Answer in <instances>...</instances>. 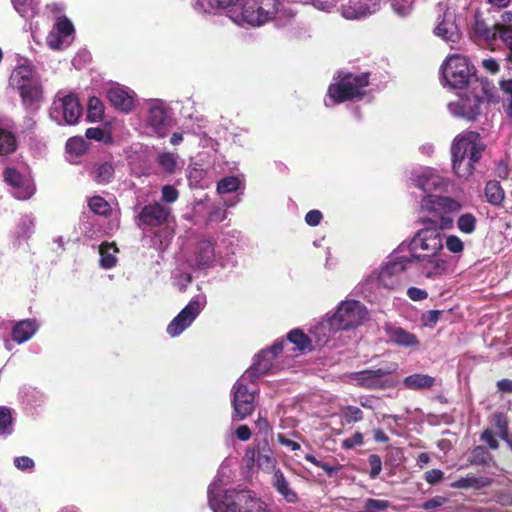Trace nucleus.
Returning <instances> with one entry per match:
<instances>
[{
  "instance_id": "f257e3e1",
  "label": "nucleus",
  "mask_w": 512,
  "mask_h": 512,
  "mask_svg": "<svg viewBox=\"0 0 512 512\" xmlns=\"http://www.w3.org/2000/svg\"><path fill=\"white\" fill-rule=\"evenodd\" d=\"M217 9L239 6L241 24L261 27L273 21L281 6L280 0H210Z\"/></svg>"
},
{
  "instance_id": "f03ea898",
  "label": "nucleus",
  "mask_w": 512,
  "mask_h": 512,
  "mask_svg": "<svg viewBox=\"0 0 512 512\" xmlns=\"http://www.w3.org/2000/svg\"><path fill=\"white\" fill-rule=\"evenodd\" d=\"M369 78L368 72H340L336 82L329 85L327 94L335 104L362 100L366 95L365 88L369 85Z\"/></svg>"
},
{
  "instance_id": "7ed1b4c3",
  "label": "nucleus",
  "mask_w": 512,
  "mask_h": 512,
  "mask_svg": "<svg viewBox=\"0 0 512 512\" xmlns=\"http://www.w3.org/2000/svg\"><path fill=\"white\" fill-rule=\"evenodd\" d=\"M421 207L423 210L433 213L436 218L424 222L437 225L439 229H449L453 226V220L449 214L458 212L462 205L451 197L440 194H426L421 200Z\"/></svg>"
},
{
  "instance_id": "20e7f679",
  "label": "nucleus",
  "mask_w": 512,
  "mask_h": 512,
  "mask_svg": "<svg viewBox=\"0 0 512 512\" xmlns=\"http://www.w3.org/2000/svg\"><path fill=\"white\" fill-rule=\"evenodd\" d=\"M441 69L443 78L455 89L465 88L475 76V68L470 65L468 58L458 54L448 57Z\"/></svg>"
},
{
  "instance_id": "39448f33",
  "label": "nucleus",
  "mask_w": 512,
  "mask_h": 512,
  "mask_svg": "<svg viewBox=\"0 0 512 512\" xmlns=\"http://www.w3.org/2000/svg\"><path fill=\"white\" fill-rule=\"evenodd\" d=\"M397 367L398 365L396 363H392L387 368L356 371L350 373L349 378L354 381L357 386L367 390L393 388L395 385L394 382L384 377L395 372Z\"/></svg>"
},
{
  "instance_id": "423d86ee",
  "label": "nucleus",
  "mask_w": 512,
  "mask_h": 512,
  "mask_svg": "<svg viewBox=\"0 0 512 512\" xmlns=\"http://www.w3.org/2000/svg\"><path fill=\"white\" fill-rule=\"evenodd\" d=\"M243 461L248 470L257 466L265 472L275 471L277 460L268 439H261L245 451Z\"/></svg>"
},
{
  "instance_id": "0eeeda50",
  "label": "nucleus",
  "mask_w": 512,
  "mask_h": 512,
  "mask_svg": "<svg viewBox=\"0 0 512 512\" xmlns=\"http://www.w3.org/2000/svg\"><path fill=\"white\" fill-rule=\"evenodd\" d=\"M248 489H227L220 498L209 495V505L214 512H242L250 499Z\"/></svg>"
},
{
  "instance_id": "6e6552de",
  "label": "nucleus",
  "mask_w": 512,
  "mask_h": 512,
  "mask_svg": "<svg viewBox=\"0 0 512 512\" xmlns=\"http://www.w3.org/2000/svg\"><path fill=\"white\" fill-rule=\"evenodd\" d=\"M485 147L478 132L464 131L454 138L451 154L452 157L463 158L472 156V159H481Z\"/></svg>"
},
{
  "instance_id": "1a4fd4ad",
  "label": "nucleus",
  "mask_w": 512,
  "mask_h": 512,
  "mask_svg": "<svg viewBox=\"0 0 512 512\" xmlns=\"http://www.w3.org/2000/svg\"><path fill=\"white\" fill-rule=\"evenodd\" d=\"M206 305L204 296L197 297L189 301V303L173 318L167 326V333L171 337L180 335L187 329L197 318Z\"/></svg>"
},
{
  "instance_id": "9d476101",
  "label": "nucleus",
  "mask_w": 512,
  "mask_h": 512,
  "mask_svg": "<svg viewBox=\"0 0 512 512\" xmlns=\"http://www.w3.org/2000/svg\"><path fill=\"white\" fill-rule=\"evenodd\" d=\"M367 315L363 304L357 300L345 301L339 305L333 317V324L340 329H350L360 325Z\"/></svg>"
},
{
  "instance_id": "9b49d317",
  "label": "nucleus",
  "mask_w": 512,
  "mask_h": 512,
  "mask_svg": "<svg viewBox=\"0 0 512 512\" xmlns=\"http://www.w3.org/2000/svg\"><path fill=\"white\" fill-rule=\"evenodd\" d=\"M233 420H244L255 408V392L250 391L241 381H236L232 387Z\"/></svg>"
},
{
  "instance_id": "f8f14e48",
  "label": "nucleus",
  "mask_w": 512,
  "mask_h": 512,
  "mask_svg": "<svg viewBox=\"0 0 512 512\" xmlns=\"http://www.w3.org/2000/svg\"><path fill=\"white\" fill-rule=\"evenodd\" d=\"M53 109L62 114L67 125L77 124L83 114V106L75 93L61 96L59 92L53 102Z\"/></svg>"
},
{
  "instance_id": "ddd939ff",
  "label": "nucleus",
  "mask_w": 512,
  "mask_h": 512,
  "mask_svg": "<svg viewBox=\"0 0 512 512\" xmlns=\"http://www.w3.org/2000/svg\"><path fill=\"white\" fill-rule=\"evenodd\" d=\"M414 187L422 190L423 192H447L452 187L451 181L439 174L432 168L422 170L413 178Z\"/></svg>"
},
{
  "instance_id": "4468645a",
  "label": "nucleus",
  "mask_w": 512,
  "mask_h": 512,
  "mask_svg": "<svg viewBox=\"0 0 512 512\" xmlns=\"http://www.w3.org/2000/svg\"><path fill=\"white\" fill-rule=\"evenodd\" d=\"M411 261L412 258L399 257L388 262L380 270L378 276L380 285L390 290L398 288L401 283V275L406 270L407 264Z\"/></svg>"
},
{
  "instance_id": "2eb2a0df",
  "label": "nucleus",
  "mask_w": 512,
  "mask_h": 512,
  "mask_svg": "<svg viewBox=\"0 0 512 512\" xmlns=\"http://www.w3.org/2000/svg\"><path fill=\"white\" fill-rule=\"evenodd\" d=\"M412 249H422L427 255L435 256L442 249V239L436 228H425L418 231L411 241Z\"/></svg>"
},
{
  "instance_id": "dca6fc26",
  "label": "nucleus",
  "mask_w": 512,
  "mask_h": 512,
  "mask_svg": "<svg viewBox=\"0 0 512 512\" xmlns=\"http://www.w3.org/2000/svg\"><path fill=\"white\" fill-rule=\"evenodd\" d=\"M437 7L439 10L438 18L442 19L435 28V34L445 41L457 42L460 39V33L454 15L449 12L447 5L443 3H439Z\"/></svg>"
},
{
  "instance_id": "f3484780",
  "label": "nucleus",
  "mask_w": 512,
  "mask_h": 512,
  "mask_svg": "<svg viewBox=\"0 0 512 512\" xmlns=\"http://www.w3.org/2000/svg\"><path fill=\"white\" fill-rule=\"evenodd\" d=\"M170 210L162 204L155 202L145 205L137 215L139 225L159 227L166 223Z\"/></svg>"
},
{
  "instance_id": "a211bd4d",
  "label": "nucleus",
  "mask_w": 512,
  "mask_h": 512,
  "mask_svg": "<svg viewBox=\"0 0 512 512\" xmlns=\"http://www.w3.org/2000/svg\"><path fill=\"white\" fill-rule=\"evenodd\" d=\"M482 101L478 96L462 97L456 102L449 104L450 112L467 121H475L480 114V105Z\"/></svg>"
},
{
  "instance_id": "6ab92c4d",
  "label": "nucleus",
  "mask_w": 512,
  "mask_h": 512,
  "mask_svg": "<svg viewBox=\"0 0 512 512\" xmlns=\"http://www.w3.org/2000/svg\"><path fill=\"white\" fill-rule=\"evenodd\" d=\"M18 92L23 107L30 111L35 112L39 109L41 102L44 99V91L41 81L23 86L16 89Z\"/></svg>"
},
{
  "instance_id": "aec40b11",
  "label": "nucleus",
  "mask_w": 512,
  "mask_h": 512,
  "mask_svg": "<svg viewBox=\"0 0 512 512\" xmlns=\"http://www.w3.org/2000/svg\"><path fill=\"white\" fill-rule=\"evenodd\" d=\"M379 10V2L366 3L365 0H349L348 5L343 6L342 16L347 20H359L366 18Z\"/></svg>"
},
{
  "instance_id": "412c9836",
  "label": "nucleus",
  "mask_w": 512,
  "mask_h": 512,
  "mask_svg": "<svg viewBox=\"0 0 512 512\" xmlns=\"http://www.w3.org/2000/svg\"><path fill=\"white\" fill-rule=\"evenodd\" d=\"M384 331L389 340L397 346L406 348H416L419 346L417 336L402 327L394 326L390 323L385 324Z\"/></svg>"
},
{
  "instance_id": "4be33fe9",
  "label": "nucleus",
  "mask_w": 512,
  "mask_h": 512,
  "mask_svg": "<svg viewBox=\"0 0 512 512\" xmlns=\"http://www.w3.org/2000/svg\"><path fill=\"white\" fill-rule=\"evenodd\" d=\"M504 28H512V26L502 23H496L493 26H489L483 19H476L473 27L475 35L485 41L488 45H493L496 42L497 37L501 39Z\"/></svg>"
},
{
  "instance_id": "5701e85b",
  "label": "nucleus",
  "mask_w": 512,
  "mask_h": 512,
  "mask_svg": "<svg viewBox=\"0 0 512 512\" xmlns=\"http://www.w3.org/2000/svg\"><path fill=\"white\" fill-rule=\"evenodd\" d=\"M39 80L32 65L20 64L13 69L9 78V84L16 90Z\"/></svg>"
},
{
  "instance_id": "b1692460",
  "label": "nucleus",
  "mask_w": 512,
  "mask_h": 512,
  "mask_svg": "<svg viewBox=\"0 0 512 512\" xmlns=\"http://www.w3.org/2000/svg\"><path fill=\"white\" fill-rule=\"evenodd\" d=\"M110 104L117 110L129 113L134 107V97L122 87H112L107 92Z\"/></svg>"
},
{
  "instance_id": "393cba45",
  "label": "nucleus",
  "mask_w": 512,
  "mask_h": 512,
  "mask_svg": "<svg viewBox=\"0 0 512 512\" xmlns=\"http://www.w3.org/2000/svg\"><path fill=\"white\" fill-rule=\"evenodd\" d=\"M4 181L13 189L21 190L22 192H33L35 185L29 175L20 173L16 168L8 167L3 172Z\"/></svg>"
},
{
  "instance_id": "a878e982",
  "label": "nucleus",
  "mask_w": 512,
  "mask_h": 512,
  "mask_svg": "<svg viewBox=\"0 0 512 512\" xmlns=\"http://www.w3.org/2000/svg\"><path fill=\"white\" fill-rule=\"evenodd\" d=\"M196 265L199 268L209 267L215 258L214 245L209 239H200L194 249Z\"/></svg>"
},
{
  "instance_id": "bb28decb",
  "label": "nucleus",
  "mask_w": 512,
  "mask_h": 512,
  "mask_svg": "<svg viewBox=\"0 0 512 512\" xmlns=\"http://www.w3.org/2000/svg\"><path fill=\"white\" fill-rule=\"evenodd\" d=\"M272 485L288 503L298 501L297 493L290 487L288 480L280 469L274 471Z\"/></svg>"
},
{
  "instance_id": "cd10ccee",
  "label": "nucleus",
  "mask_w": 512,
  "mask_h": 512,
  "mask_svg": "<svg viewBox=\"0 0 512 512\" xmlns=\"http://www.w3.org/2000/svg\"><path fill=\"white\" fill-rule=\"evenodd\" d=\"M37 331V324L35 320H22L19 321L12 329V339L21 344L29 340Z\"/></svg>"
},
{
  "instance_id": "c85d7f7f",
  "label": "nucleus",
  "mask_w": 512,
  "mask_h": 512,
  "mask_svg": "<svg viewBox=\"0 0 512 512\" xmlns=\"http://www.w3.org/2000/svg\"><path fill=\"white\" fill-rule=\"evenodd\" d=\"M493 479L489 477H474V476H467L462 477L450 484L451 488L454 489H468V488H474V489H482L485 487H488L492 484Z\"/></svg>"
},
{
  "instance_id": "c756f323",
  "label": "nucleus",
  "mask_w": 512,
  "mask_h": 512,
  "mask_svg": "<svg viewBox=\"0 0 512 512\" xmlns=\"http://www.w3.org/2000/svg\"><path fill=\"white\" fill-rule=\"evenodd\" d=\"M403 384L410 390L430 389L435 384V378L427 374H412L403 379Z\"/></svg>"
},
{
  "instance_id": "7c9ffc66",
  "label": "nucleus",
  "mask_w": 512,
  "mask_h": 512,
  "mask_svg": "<svg viewBox=\"0 0 512 512\" xmlns=\"http://www.w3.org/2000/svg\"><path fill=\"white\" fill-rule=\"evenodd\" d=\"M480 159H472L469 157H452V166L455 174L459 178L468 179L474 172V164Z\"/></svg>"
},
{
  "instance_id": "2f4dec72",
  "label": "nucleus",
  "mask_w": 512,
  "mask_h": 512,
  "mask_svg": "<svg viewBox=\"0 0 512 512\" xmlns=\"http://www.w3.org/2000/svg\"><path fill=\"white\" fill-rule=\"evenodd\" d=\"M274 365V359L271 356L261 357L260 352L256 356L253 365L248 369L247 373L251 380L265 375L271 371Z\"/></svg>"
},
{
  "instance_id": "473e14b6",
  "label": "nucleus",
  "mask_w": 512,
  "mask_h": 512,
  "mask_svg": "<svg viewBox=\"0 0 512 512\" xmlns=\"http://www.w3.org/2000/svg\"><path fill=\"white\" fill-rule=\"evenodd\" d=\"M287 340L296 346V350L300 353L312 350V341L300 328L292 329L287 334Z\"/></svg>"
},
{
  "instance_id": "72a5a7b5",
  "label": "nucleus",
  "mask_w": 512,
  "mask_h": 512,
  "mask_svg": "<svg viewBox=\"0 0 512 512\" xmlns=\"http://www.w3.org/2000/svg\"><path fill=\"white\" fill-rule=\"evenodd\" d=\"M104 104L100 98L92 96L88 100L86 120L91 123L100 122L104 117Z\"/></svg>"
},
{
  "instance_id": "f704fd0d",
  "label": "nucleus",
  "mask_w": 512,
  "mask_h": 512,
  "mask_svg": "<svg viewBox=\"0 0 512 512\" xmlns=\"http://www.w3.org/2000/svg\"><path fill=\"white\" fill-rule=\"evenodd\" d=\"M118 252V248L114 243H103L100 245V264L105 269H111L117 263L115 253Z\"/></svg>"
},
{
  "instance_id": "c9c22d12",
  "label": "nucleus",
  "mask_w": 512,
  "mask_h": 512,
  "mask_svg": "<svg viewBox=\"0 0 512 512\" xmlns=\"http://www.w3.org/2000/svg\"><path fill=\"white\" fill-rule=\"evenodd\" d=\"M17 146L15 134L7 129L0 128V155L5 156L14 153Z\"/></svg>"
},
{
  "instance_id": "e433bc0d",
  "label": "nucleus",
  "mask_w": 512,
  "mask_h": 512,
  "mask_svg": "<svg viewBox=\"0 0 512 512\" xmlns=\"http://www.w3.org/2000/svg\"><path fill=\"white\" fill-rule=\"evenodd\" d=\"M114 172L115 170L112 163L104 162L98 165V167L92 171L91 175L93 180L98 184H107L112 180Z\"/></svg>"
},
{
  "instance_id": "4c0bfd02",
  "label": "nucleus",
  "mask_w": 512,
  "mask_h": 512,
  "mask_svg": "<svg viewBox=\"0 0 512 512\" xmlns=\"http://www.w3.org/2000/svg\"><path fill=\"white\" fill-rule=\"evenodd\" d=\"M147 121L151 127L157 130L161 129L167 121V114L165 109L160 106L151 107L149 109Z\"/></svg>"
},
{
  "instance_id": "58836bf2",
  "label": "nucleus",
  "mask_w": 512,
  "mask_h": 512,
  "mask_svg": "<svg viewBox=\"0 0 512 512\" xmlns=\"http://www.w3.org/2000/svg\"><path fill=\"white\" fill-rule=\"evenodd\" d=\"M240 189H244L242 179L238 176H227L218 182L216 192H237Z\"/></svg>"
},
{
  "instance_id": "ea45409f",
  "label": "nucleus",
  "mask_w": 512,
  "mask_h": 512,
  "mask_svg": "<svg viewBox=\"0 0 512 512\" xmlns=\"http://www.w3.org/2000/svg\"><path fill=\"white\" fill-rule=\"evenodd\" d=\"M446 261L442 259L428 258L424 264L423 270L428 278L441 275L446 269Z\"/></svg>"
},
{
  "instance_id": "a19ab883",
  "label": "nucleus",
  "mask_w": 512,
  "mask_h": 512,
  "mask_svg": "<svg viewBox=\"0 0 512 512\" xmlns=\"http://www.w3.org/2000/svg\"><path fill=\"white\" fill-rule=\"evenodd\" d=\"M66 152L74 156H82L87 151V143L82 137H71L65 146Z\"/></svg>"
},
{
  "instance_id": "79ce46f5",
  "label": "nucleus",
  "mask_w": 512,
  "mask_h": 512,
  "mask_svg": "<svg viewBox=\"0 0 512 512\" xmlns=\"http://www.w3.org/2000/svg\"><path fill=\"white\" fill-rule=\"evenodd\" d=\"M476 225L477 219L472 213H464L457 219V228L464 234H472Z\"/></svg>"
},
{
  "instance_id": "37998d69",
  "label": "nucleus",
  "mask_w": 512,
  "mask_h": 512,
  "mask_svg": "<svg viewBox=\"0 0 512 512\" xmlns=\"http://www.w3.org/2000/svg\"><path fill=\"white\" fill-rule=\"evenodd\" d=\"M90 209L98 215L107 216L111 213V206L103 197L94 195L89 199Z\"/></svg>"
},
{
  "instance_id": "c03bdc74",
  "label": "nucleus",
  "mask_w": 512,
  "mask_h": 512,
  "mask_svg": "<svg viewBox=\"0 0 512 512\" xmlns=\"http://www.w3.org/2000/svg\"><path fill=\"white\" fill-rule=\"evenodd\" d=\"M492 460V455L483 446H476L471 451L470 463L473 465H486Z\"/></svg>"
},
{
  "instance_id": "a18cd8bd",
  "label": "nucleus",
  "mask_w": 512,
  "mask_h": 512,
  "mask_svg": "<svg viewBox=\"0 0 512 512\" xmlns=\"http://www.w3.org/2000/svg\"><path fill=\"white\" fill-rule=\"evenodd\" d=\"M242 512H270L267 503L257 497L255 492L250 491V499L247 501L245 510Z\"/></svg>"
},
{
  "instance_id": "49530a36",
  "label": "nucleus",
  "mask_w": 512,
  "mask_h": 512,
  "mask_svg": "<svg viewBox=\"0 0 512 512\" xmlns=\"http://www.w3.org/2000/svg\"><path fill=\"white\" fill-rule=\"evenodd\" d=\"M390 507H392V504L388 500L368 498L364 502L363 512H381Z\"/></svg>"
},
{
  "instance_id": "de8ad7c7",
  "label": "nucleus",
  "mask_w": 512,
  "mask_h": 512,
  "mask_svg": "<svg viewBox=\"0 0 512 512\" xmlns=\"http://www.w3.org/2000/svg\"><path fill=\"white\" fill-rule=\"evenodd\" d=\"M392 10L399 16L409 15L413 9L414 0H388Z\"/></svg>"
},
{
  "instance_id": "09e8293b",
  "label": "nucleus",
  "mask_w": 512,
  "mask_h": 512,
  "mask_svg": "<svg viewBox=\"0 0 512 512\" xmlns=\"http://www.w3.org/2000/svg\"><path fill=\"white\" fill-rule=\"evenodd\" d=\"M342 416L347 424L360 422L363 420V411L356 406H345L341 409Z\"/></svg>"
},
{
  "instance_id": "8fccbe9b",
  "label": "nucleus",
  "mask_w": 512,
  "mask_h": 512,
  "mask_svg": "<svg viewBox=\"0 0 512 512\" xmlns=\"http://www.w3.org/2000/svg\"><path fill=\"white\" fill-rule=\"evenodd\" d=\"M204 171L194 169L188 176L189 185L191 188L196 189H207L209 187V181L204 179Z\"/></svg>"
},
{
  "instance_id": "3c124183",
  "label": "nucleus",
  "mask_w": 512,
  "mask_h": 512,
  "mask_svg": "<svg viewBox=\"0 0 512 512\" xmlns=\"http://www.w3.org/2000/svg\"><path fill=\"white\" fill-rule=\"evenodd\" d=\"M12 415L6 406H0V434H10L12 431Z\"/></svg>"
},
{
  "instance_id": "603ef678",
  "label": "nucleus",
  "mask_w": 512,
  "mask_h": 512,
  "mask_svg": "<svg viewBox=\"0 0 512 512\" xmlns=\"http://www.w3.org/2000/svg\"><path fill=\"white\" fill-rule=\"evenodd\" d=\"M494 425L499 431V436L512 447V442L508 439V421L504 414L498 413L494 416Z\"/></svg>"
},
{
  "instance_id": "864d4df0",
  "label": "nucleus",
  "mask_w": 512,
  "mask_h": 512,
  "mask_svg": "<svg viewBox=\"0 0 512 512\" xmlns=\"http://www.w3.org/2000/svg\"><path fill=\"white\" fill-rule=\"evenodd\" d=\"M57 33L63 37L70 36L74 33L72 22L65 16L59 17L55 23Z\"/></svg>"
},
{
  "instance_id": "5fc2aeb1",
  "label": "nucleus",
  "mask_w": 512,
  "mask_h": 512,
  "mask_svg": "<svg viewBox=\"0 0 512 512\" xmlns=\"http://www.w3.org/2000/svg\"><path fill=\"white\" fill-rule=\"evenodd\" d=\"M159 165L169 173H173L176 169V160L172 153L164 152L158 156Z\"/></svg>"
},
{
  "instance_id": "6e6d98bb",
  "label": "nucleus",
  "mask_w": 512,
  "mask_h": 512,
  "mask_svg": "<svg viewBox=\"0 0 512 512\" xmlns=\"http://www.w3.org/2000/svg\"><path fill=\"white\" fill-rule=\"evenodd\" d=\"M368 463L370 466L369 476L371 479H375L379 476L382 471V460L379 455L371 454L368 457Z\"/></svg>"
},
{
  "instance_id": "4d7b16f0",
  "label": "nucleus",
  "mask_w": 512,
  "mask_h": 512,
  "mask_svg": "<svg viewBox=\"0 0 512 512\" xmlns=\"http://www.w3.org/2000/svg\"><path fill=\"white\" fill-rule=\"evenodd\" d=\"M443 311L429 310L422 314L421 321L425 327L433 328L438 322Z\"/></svg>"
},
{
  "instance_id": "13d9d810",
  "label": "nucleus",
  "mask_w": 512,
  "mask_h": 512,
  "mask_svg": "<svg viewBox=\"0 0 512 512\" xmlns=\"http://www.w3.org/2000/svg\"><path fill=\"white\" fill-rule=\"evenodd\" d=\"M363 438V434L357 431L351 437L344 439L341 443V447L345 450L354 449L364 443Z\"/></svg>"
},
{
  "instance_id": "bf43d9fd",
  "label": "nucleus",
  "mask_w": 512,
  "mask_h": 512,
  "mask_svg": "<svg viewBox=\"0 0 512 512\" xmlns=\"http://www.w3.org/2000/svg\"><path fill=\"white\" fill-rule=\"evenodd\" d=\"M446 248L452 253H461L464 250V244L458 236L449 235L446 238Z\"/></svg>"
},
{
  "instance_id": "052dcab7",
  "label": "nucleus",
  "mask_w": 512,
  "mask_h": 512,
  "mask_svg": "<svg viewBox=\"0 0 512 512\" xmlns=\"http://www.w3.org/2000/svg\"><path fill=\"white\" fill-rule=\"evenodd\" d=\"M257 433L263 435L262 439H267L272 432V427L265 417L259 416L255 422Z\"/></svg>"
},
{
  "instance_id": "680f3d73",
  "label": "nucleus",
  "mask_w": 512,
  "mask_h": 512,
  "mask_svg": "<svg viewBox=\"0 0 512 512\" xmlns=\"http://www.w3.org/2000/svg\"><path fill=\"white\" fill-rule=\"evenodd\" d=\"M443 478L444 473L440 469H432L424 473V479L430 485L438 484Z\"/></svg>"
},
{
  "instance_id": "e2e57ef3",
  "label": "nucleus",
  "mask_w": 512,
  "mask_h": 512,
  "mask_svg": "<svg viewBox=\"0 0 512 512\" xmlns=\"http://www.w3.org/2000/svg\"><path fill=\"white\" fill-rule=\"evenodd\" d=\"M283 351V342L282 341H276L272 346H270L268 349H263L260 351L261 357L271 356L274 360L275 358L282 353Z\"/></svg>"
},
{
  "instance_id": "0e129e2a",
  "label": "nucleus",
  "mask_w": 512,
  "mask_h": 512,
  "mask_svg": "<svg viewBox=\"0 0 512 512\" xmlns=\"http://www.w3.org/2000/svg\"><path fill=\"white\" fill-rule=\"evenodd\" d=\"M62 35H60L59 33L57 32H50L48 35H47V38H46V43L47 45L53 49V50H59L62 48V45H63V40H62Z\"/></svg>"
},
{
  "instance_id": "69168bd1",
  "label": "nucleus",
  "mask_w": 512,
  "mask_h": 512,
  "mask_svg": "<svg viewBox=\"0 0 512 512\" xmlns=\"http://www.w3.org/2000/svg\"><path fill=\"white\" fill-rule=\"evenodd\" d=\"M14 465L22 471L32 470L34 468V461L28 456H20L14 459Z\"/></svg>"
},
{
  "instance_id": "338daca9",
  "label": "nucleus",
  "mask_w": 512,
  "mask_h": 512,
  "mask_svg": "<svg viewBox=\"0 0 512 512\" xmlns=\"http://www.w3.org/2000/svg\"><path fill=\"white\" fill-rule=\"evenodd\" d=\"M224 207H227L226 204L223 206H218L211 210L208 214V221L209 222H221L226 218V209Z\"/></svg>"
},
{
  "instance_id": "774afa93",
  "label": "nucleus",
  "mask_w": 512,
  "mask_h": 512,
  "mask_svg": "<svg viewBox=\"0 0 512 512\" xmlns=\"http://www.w3.org/2000/svg\"><path fill=\"white\" fill-rule=\"evenodd\" d=\"M407 296L413 301H422L428 297V293L426 290L417 287H410L407 290Z\"/></svg>"
}]
</instances>
